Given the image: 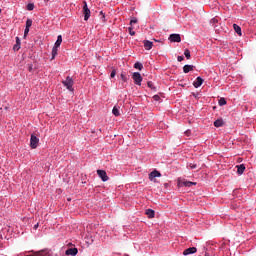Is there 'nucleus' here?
Returning a JSON list of instances; mask_svg holds the SVG:
<instances>
[{"label":"nucleus","mask_w":256,"mask_h":256,"mask_svg":"<svg viewBox=\"0 0 256 256\" xmlns=\"http://www.w3.org/2000/svg\"><path fill=\"white\" fill-rule=\"evenodd\" d=\"M33 9H35V5L32 4V3H29V4L27 5V10H28V11H33Z\"/></svg>","instance_id":"nucleus-26"},{"label":"nucleus","mask_w":256,"mask_h":256,"mask_svg":"<svg viewBox=\"0 0 256 256\" xmlns=\"http://www.w3.org/2000/svg\"><path fill=\"white\" fill-rule=\"evenodd\" d=\"M146 215H147L148 219H153L155 217V211L153 209H147Z\"/></svg>","instance_id":"nucleus-14"},{"label":"nucleus","mask_w":256,"mask_h":256,"mask_svg":"<svg viewBox=\"0 0 256 256\" xmlns=\"http://www.w3.org/2000/svg\"><path fill=\"white\" fill-rule=\"evenodd\" d=\"M112 113L113 115H115V117H119V115H121V113L119 112V108H117V106L113 107Z\"/></svg>","instance_id":"nucleus-21"},{"label":"nucleus","mask_w":256,"mask_h":256,"mask_svg":"<svg viewBox=\"0 0 256 256\" xmlns=\"http://www.w3.org/2000/svg\"><path fill=\"white\" fill-rule=\"evenodd\" d=\"M57 49H59V47H57V46H54L53 48H52V60L53 59H55V57H57Z\"/></svg>","instance_id":"nucleus-22"},{"label":"nucleus","mask_w":256,"mask_h":256,"mask_svg":"<svg viewBox=\"0 0 256 256\" xmlns=\"http://www.w3.org/2000/svg\"><path fill=\"white\" fill-rule=\"evenodd\" d=\"M77 253H79V250H77V248H69L65 252L66 255H71V256H75L77 255Z\"/></svg>","instance_id":"nucleus-11"},{"label":"nucleus","mask_w":256,"mask_h":256,"mask_svg":"<svg viewBox=\"0 0 256 256\" xmlns=\"http://www.w3.org/2000/svg\"><path fill=\"white\" fill-rule=\"evenodd\" d=\"M185 135H187V137H189V135H191V131L187 130V131L185 132Z\"/></svg>","instance_id":"nucleus-36"},{"label":"nucleus","mask_w":256,"mask_h":256,"mask_svg":"<svg viewBox=\"0 0 256 256\" xmlns=\"http://www.w3.org/2000/svg\"><path fill=\"white\" fill-rule=\"evenodd\" d=\"M120 77H121L122 81H124V83H127V76L125 74L122 73L120 75Z\"/></svg>","instance_id":"nucleus-27"},{"label":"nucleus","mask_w":256,"mask_h":256,"mask_svg":"<svg viewBox=\"0 0 256 256\" xmlns=\"http://www.w3.org/2000/svg\"><path fill=\"white\" fill-rule=\"evenodd\" d=\"M14 51H19L21 49V40L19 37H16V44L13 47Z\"/></svg>","instance_id":"nucleus-15"},{"label":"nucleus","mask_w":256,"mask_h":256,"mask_svg":"<svg viewBox=\"0 0 256 256\" xmlns=\"http://www.w3.org/2000/svg\"><path fill=\"white\" fill-rule=\"evenodd\" d=\"M31 25H33V20L27 19V21H26V28L30 29Z\"/></svg>","instance_id":"nucleus-25"},{"label":"nucleus","mask_w":256,"mask_h":256,"mask_svg":"<svg viewBox=\"0 0 256 256\" xmlns=\"http://www.w3.org/2000/svg\"><path fill=\"white\" fill-rule=\"evenodd\" d=\"M115 75H116V72H115V70H113V71L111 72V74H110L111 79H113V77H115Z\"/></svg>","instance_id":"nucleus-34"},{"label":"nucleus","mask_w":256,"mask_h":256,"mask_svg":"<svg viewBox=\"0 0 256 256\" xmlns=\"http://www.w3.org/2000/svg\"><path fill=\"white\" fill-rule=\"evenodd\" d=\"M132 79H133L135 85L141 86V82L143 81V77L141 76V74L139 72H134L132 74Z\"/></svg>","instance_id":"nucleus-3"},{"label":"nucleus","mask_w":256,"mask_h":256,"mask_svg":"<svg viewBox=\"0 0 256 256\" xmlns=\"http://www.w3.org/2000/svg\"><path fill=\"white\" fill-rule=\"evenodd\" d=\"M36 256H41V253L40 252L36 253Z\"/></svg>","instance_id":"nucleus-38"},{"label":"nucleus","mask_w":256,"mask_h":256,"mask_svg":"<svg viewBox=\"0 0 256 256\" xmlns=\"http://www.w3.org/2000/svg\"><path fill=\"white\" fill-rule=\"evenodd\" d=\"M97 175L102 181H109V176H107V172L105 170H97Z\"/></svg>","instance_id":"nucleus-5"},{"label":"nucleus","mask_w":256,"mask_h":256,"mask_svg":"<svg viewBox=\"0 0 256 256\" xmlns=\"http://www.w3.org/2000/svg\"><path fill=\"white\" fill-rule=\"evenodd\" d=\"M130 35L133 37L135 35V31H133V27L128 28Z\"/></svg>","instance_id":"nucleus-28"},{"label":"nucleus","mask_w":256,"mask_h":256,"mask_svg":"<svg viewBox=\"0 0 256 256\" xmlns=\"http://www.w3.org/2000/svg\"><path fill=\"white\" fill-rule=\"evenodd\" d=\"M183 59H185L183 56H178L177 57V61H179L181 63V61H183Z\"/></svg>","instance_id":"nucleus-33"},{"label":"nucleus","mask_w":256,"mask_h":256,"mask_svg":"<svg viewBox=\"0 0 256 256\" xmlns=\"http://www.w3.org/2000/svg\"><path fill=\"white\" fill-rule=\"evenodd\" d=\"M193 253H197V249L195 247H190L183 251V255H193Z\"/></svg>","instance_id":"nucleus-9"},{"label":"nucleus","mask_w":256,"mask_h":256,"mask_svg":"<svg viewBox=\"0 0 256 256\" xmlns=\"http://www.w3.org/2000/svg\"><path fill=\"white\" fill-rule=\"evenodd\" d=\"M83 6V15H84V21H89V18L91 17V10H89V7L87 6V2L84 1Z\"/></svg>","instance_id":"nucleus-2"},{"label":"nucleus","mask_w":256,"mask_h":256,"mask_svg":"<svg viewBox=\"0 0 256 256\" xmlns=\"http://www.w3.org/2000/svg\"><path fill=\"white\" fill-rule=\"evenodd\" d=\"M100 15H103V12H100Z\"/></svg>","instance_id":"nucleus-41"},{"label":"nucleus","mask_w":256,"mask_h":256,"mask_svg":"<svg viewBox=\"0 0 256 256\" xmlns=\"http://www.w3.org/2000/svg\"><path fill=\"white\" fill-rule=\"evenodd\" d=\"M169 41H171V43H181V35L171 34L169 36Z\"/></svg>","instance_id":"nucleus-6"},{"label":"nucleus","mask_w":256,"mask_h":256,"mask_svg":"<svg viewBox=\"0 0 256 256\" xmlns=\"http://www.w3.org/2000/svg\"><path fill=\"white\" fill-rule=\"evenodd\" d=\"M189 167L190 169H197V164L190 163Z\"/></svg>","instance_id":"nucleus-30"},{"label":"nucleus","mask_w":256,"mask_h":256,"mask_svg":"<svg viewBox=\"0 0 256 256\" xmlns=\"http://www.w3.org/2000/svg\"><path fill=\"white\" fill-rule=\"evenodd\" d=\"M31 69H33L32 67L29 68V71H31Z\"/></svg>","instance_id":"nucleus-40"},{"label":"nucleus","mask_w":256,"mask_h":256,"mask_svg":"<svg viewBox=\"0 0 256 256\" xmlns=\"http://www.w3.org/2000/svg\"><path fill=\"white\" fill-rule=\"evenodd\" d=\"M47 2H49V0H44V3H47Z\"/></svg>","instance_id":"nucleus-39"},{"label":"nucleus","mask_w":256,"mask_h":256,"mask_svg":"<svg viewBox=\"0 0 256 256\" xmlns=\"http://www.w3.org/2000/svg\"><path fill=\"white\" fill-rule=\"evenodd\" d=\"M233 29L234 31L237 33V35H239L241 37V27L237 24H233Z\"/></svg>","instance_id":"nucleus-19"},{"label":"nucleus","mask_w":256,"mask_h":256,"mask_svg":"<svg viewBox=\"0 0 256 256\" xmlns=\"http://www.w3.org/2000/svg\"><path fill=\"white\" fill-rule=\"evenodd\" d=\"M34 229H35V231H37V229H39V223H37L36 225H34Z\"/></svg>","instance_id":"nucleus-37"},{"label":"nucleus","mask_w":256,"mask_h":256,"mask_svg":"<svg viewBox=\"0 0 256 256\" xmlns=\"http://www.w3.org/2000/svg\"><path fill=\"white\" fill-rule=\"evenodd\" d=\"M147 85L150 87V89H153V82H148Z\"/></svg>","instance_id":"nucleus-35"},{"label":"nucleus","mask_w":256,"mask_h":256,"mask_svg":"<svg viewBox=\"0 0 256 256\" xmlns=\"http://www.w3.org/2000/svg\"><path fill=\"white\" fill-rule=\"evenodd\" d=\"M219 105L220 107H223V105H227V100H225V98H220Z\"/></svg>","instance_id":"nucleus-24"},{"label":"nucleus","mask_w":256,"mask_h":256,"mask_svg":"<svg viewBox=\"0 0 256 256\" xmlns=\"http://www.w3.org/2000/svg\"><path fill=\"white\" fill-rule=\"evenodd\" d=\"M155 177H161V173L157 170H154L149 174L150 181H155Z\"/></svg>","instance_id":"nucleus-8"},{"label":"nucleus","mask_w":256,"mask_h":256,"mask_svg":"<svg viewBox=\"0 0 256 256\" xmlns=\"http://www.w3.org/2000/svg\"><path fill=\"white\" fill-rule=\"evenodd\" d=\"M73 83V78H71L70 76H68L66 80L62 81V84L64 85V87H66V89H68V91H74Z\"/></svg>","instance_id":"nucleus-1"},{"label":"nucleus","mask_w":256,"mask_h":256,"mask_svg":"<svg viewBox=\"0 0 256 256\" xmlns=\"http://www.w3.org/2000/svg\"><path fill=\"white\" fill-rule=\"evenodd\" d=\"M180 185L182 187H191L192 185H197L196 182H191V181H187V180H184L182 182H180Z\"/></svg>","instance_id":"nucleus-13"},{"label":"nucleus","mask_w":256,"mask_h":256,"mask_svg":"<svg viewBox=\"0 0 256 256\" xmlns=\"http://www.w3.org/2000/svg\"><path fill=\"white\" fill-rule=\"evenodd\" d=\"M193 69H195V66H193V65H185L183 67V72L184 73H189L190 71H193Z\"/></svg>","instance_id":"nucleus-17"},{"label":"nucleus","mask_w":256,"mask_h":256,"mask_svg":"<svg viewBox=\"0 0 256 256\" xmlns=\"http://www.w3.org/2000/svg\"><path fill=\"white\" fill-rule=\"evenodd\" d=\"M184 55H185L186 59H191V51H189V49H186L184 51Z\"/></svg>","instance_id":"nucleus-23"},{"label":"nucleus","mask_w":256,"mask_h":256,"mask_svg":"<svg viewBox=\"0 0 256 256\" xmlns=\"http://www.w3.org/2000/svg\"><path fill=\"white\" fill-rule=\"evenodd\" d=\"M203 85V78L197 77L196 80L193 82V86L197 89Z\"/></svg>","instance_id":"nucleus-10"},{"label":"nucleus","mask_w":256,"mask_h":256,"mask_svg":"<svg viewBox=\"0 0 256 256\" xmlns=\"http://www.w3.org/2000/svg\"><path fill=\"white\" fill-rule=\"evenodd\" d=\"M238 175H243L245 173V164H240L236 166Z\"/></svg>","instance_id":"nucleus-12"},{"label":"nucleus","mask_w":256,"mask_h":256,"mask_svg":"<svg viewBox=\"0 0 256 256\" xmlns=\"http://www.w3.org/2000/svg\"><path fill=\"white\" fill-rule=\"evenodd\" d=\"M134 69H138V71H142L143 70V64L141 62H136L134 64Z\"/></svg>","instance_id":"nucleus-20"},{"label":"nucleus","mask_w":256,"mask_h":256,"mask_svg":"<svg viewBox=\"0 0 256 256\" xmlns=\"http://www.w3.org/2000/svg\"><path fill=\"white\" fill-rule=\"evenodd\" d=\"M38 145H39V139L37 138V136H35V134H32L30 138V147L32 149H37Z\"/></svg>","instance_id":"nucleus-4"},{"label":"nucleus","mask_w":256,"mask_h":256,"mask_svg":"<svg viewBox=\"0 0 256 256\" xmlns=\"http://www.w3.org/2000/svg\"><path fill=\"white\" fill-rule=\"evenodd\" d=\"M29 35V28H25L24 30V37H27Z\"/></svg>","instance_id":"nucleus-32"},{"label":"nucleus","mask_w":256,"mask_h":256,"mask_svg":"<svg viewBox=\"0 0 256 256\" xmlns=\"http://www.w3.org/2000/svg\"><path fill=\"white\" fill-rule=\"evenodd\" d=\"M143 45H144V48L146 49V51H151V49H153V42H151L149 40H144Z\"/></svg>","instance_id":"nucleus-7"},{"label":"nucleus","mask_w":256,"mask_h":256,"mask_svg":"<svg viewBox=\"0 0 256 256\" xmlns=\"http://www.w3.org/2000/svg\"><path fill=\"white\" fill-rule=\"evenodd\" d=\"M153 99H154V101H160V100H161V96H159V95H154V96H153Z\"/></svg>","instance_id":"nucleus-29"},{"label":"nucleus","mask_w":256,"mask_h":256,"mask_svg":"<svg viewBox=\"0 0 256 256\" xmlns=\"http://www.w3.org/2000/svg\"><path fill=\"white\" fill-rule=\"evenodd\" d=\"M61 43H63V36L58 35L57 40L54 44V47H61Z\"/></svg>","instance_id":"nucleus-16"},{"label":"nucleus","mask_w":256,"mask_h":256,"mask_svg":"<svg viewBox=\"0 0 256 256\" xmlns=\"http://www.w3.org/2000/svg\"><path fill=\"white\" fill-rule=\"evenodd\" d=\"M135 23H137V18H133L132 20H130V25H134Z\"/></svg>","instance_id":"nucleus-31"},{"label":"nucleus","mask_w":256,"mask_h":256,"mask_svg":"<svg viewBox=\"0 0 256 256\" xmlns=\"http://www.w3.org/2000/svg\"><path fill=\"white\" fill-rule=\"evenodd\" d=\"M205 256H208L207 254H205Z\"/></svg>","instance_id":"nucleus-42"},{"label":"nucleus","mask_w":256,"mask_h":256,"mask_svg":"<svg viewBox=\"0 0 256 256\" xmlns=\"http://www.w3.org/2000/svg\"><path fill=\"white\" fill-rule=\"evenodd\" d=\"M225 125V122H223V119H218L214 122V127H223Z\"/></svg>","instance_id":"nucleus-18"}]
</instances>
